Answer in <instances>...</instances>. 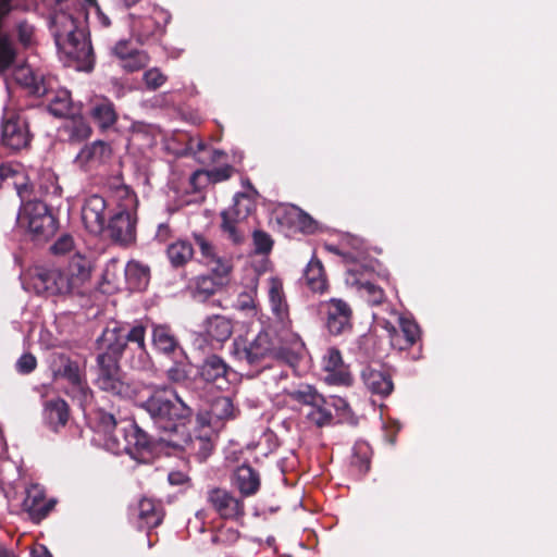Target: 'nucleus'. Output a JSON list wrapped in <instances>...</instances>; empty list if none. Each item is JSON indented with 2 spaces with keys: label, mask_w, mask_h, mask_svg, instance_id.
<instances>
[{
  "label": "nucleus",
  "mask_w": 557,
  "mask_h": 557,
  "mask_svg": "<svg viewBox=\"0 0 557 557\" xmlns=\"http://www.w3.org/2000/svg\"><path fill=\"white\" fill-rule=\"evenodd\" d=\"M300 348L288 342H282L278 332L270 330L268 325L252 341L244 337L235 338L231 347V355L240 363L256 367L268 359L289 361V354Z\"/></svg>",
  "instance_id": "3"
},
{
  "label": "nucleus",
  "mask_w": 557,
  "mask_h": 557,
  "mask_svg": "<svg viewBox=\"0 0 557 557\" xmlns=\"http://www.w3.org/2000/svg\"><path fill=\"white\" fill-rule=\"evenodd\" d=\"M326 400H327V407L332 406L335 408L336 411L344 413L348 409L347 401L342 397L330 396L329 398H326Z\"/></svg>",
  "instance_id": "56"
},
{
  "label": "nucleus",
  "mask_w": 557,
  "mask_h": 557,
  "mask_svg": "<svg viewBox=\"0 0 557 557\" xmlns=\"http://www.w3.org/2000/svg\"><path fill=\"white\" fill-rule=\"evenodd\" d=\"M1 133L3 144L11 149H22L29 143L26 121L14 108L3 109Z\"/></svg>",
  "instance_id": "13"
},
{
  "label": "nucleus",
  "mask_w": 557,
  "mask_h": 557,
  "mask_svg": "<svg viewBox=\"0 0 557 557\" xmlns=\"http://www.w3.org/2000/svg\"><path fill=\"white\" fill-rule=\"evenodd\" d=\"M205 148H206V145L203 144L202 140H200V139H197V140L191 139L190 140L189 149L193 150L195 153L205 150Z\"/></svg>",
  "instance_id": "61"
},
{
  "label": "nucleus",
  "mask_w": 557,
  "mask_h": 557,
  "mask_svg": "<svg viewBox=\"0 0 557 557\" xmlns=\"http://www.w3.org/2000/svg\"><path fill=\"white\" fill-rule=\"evenodd\" d=\"M12 0H0V20L11 10ZM51 10L50 23L57 45L75 60H87L91 46L86 39L83 25L91 14L101 26L110 25L109 17L96 0H41ZM15 58L10 37L0 28V72L8 69Z\"/></svg>",
  "instance_id": "1"
},
{
  "label": "nucleus",
  "mask_w": 557,
  "mask_h": 557,
  "mask_svg": "<svg viewBox=\"0 0 557 557\" xmlns=\"http://www.w3.org/2000/svg\"><path fill=\"white\" fill-rule=\"evenodd\" d=\"M49 110L55 116L74 115L70 91L66 89L58 90L49 100Z\"/></svg>",
  "instance_id": "44"
},
{
  "label": "nucleus",
  "mask_w": 557,
  "mask_h": 557,
  "mask_svg": "<svg viewBox=\"0 0 557 557\" xmlns=\"http://www.w3.org/2000/svg\"><path fill=\"white\" fill-rule=\"evenodd\" d=\"M232 171L228 165L210 171L199 170L190 176V184L195 189H200L207 183H219L230 178Z\"/></svg>",
  "instance_id": "39"
},
{
  "label": "nucleus",
  "mask_w": 557,
  "mask_h": 557,
  "mask_svg": "<svg viewBox=\"0 0 557 557\" xmlns=\"http://www.w3.org/2000/svg\"><path fill=\"white\" fill-rule=\"evenodd\" d=\"M395 317L399 330L389 320H383V327L386 330L391 346L405 350L411 347L420 337V329L418 324L410 318L404 317L396 311H392Z\"/></svg>",
  "instance_id": "15"
},
{
  "label": "nucleus",
  "mask_w": 557,
  "mask_h": 557,
  "mask_svg": "<svg viewBox=\"0 0 557 557\" xmlns=\"http://www.w3.org/2000/svg\"><path fill=\"white\" fill-rule=\"evenodd\" d=\"M361 379L366 387L373 394L386 396L393 391L391 377L380 370L366 367L361 371Z\"/></svg>",
  "instance_id": "29"
},
{
  "label": "nucleus",
  "mask_w": 557,
  "mask_h": 557,
  "mask_svg": "<svg viewBox=\"0 0 557 557\" xmlns=\"http://www.w3.org/2000/svg\"><path fill=\"white\" fill-rule=\"evenodd\" d=\"M199 434L191 436L185 432V426L175 434L168 435L163 441L174 448L185 451L189 456H195L199 461H203L212 451V434L210 428L198 426Z\"/></svg>",
  "instance_id": "9"
},
{
  "label": "nucleus",
  "mask_w": 557,
  "mask_h": 557,
  "mask_svg": "<svg viewBox=\"0 0 557 557\" xmlns=\"http://www.w3.org/2000/svg\"><path fill=\"white\" fill-rule=\"evenodd\" d=\"M69 418V406L62 398L54 397L44 403L42 420L51 431L59 432L61 428L66 425Z\"/></svg>",
  "instance_id": "27"
},
{
  "label": "nucleus",
  "mask_w": 557,
  "mask_h": 557,
  "mask_svg": "<svg viewBox=\"0 0 557 557\" xmlns=\"http://www.w3.org/2000/svg\"><path fill=\"white\" fill-rule=\"evenodd\" d=\"M125 281L132 290H144L150 281V269L137 260H131L124 269Z\"/></svg>",
  "instance_id": "32"
},
{
  "label": "nucleus",
  "mask_w": 557,
  "mask_h": 557,
  "mask_svg": "<svg viewBox=\"0 0 557 557\" xmlns=\"http://www.w3.org/2000/svg\"><path fill=\"white\" fill-rule=\"evenodd\" d=\"M238 306L240 309L243 310H252V311H256V305H255V301L253 299L246 295V296H243L239 300H238Z\"/></svg>",
  "instance_id": "59"
},
{
  "label": "nucleus",
  "mask_w": 557,
  "mask_h": 557,
  "mask_svg": "<svg viewBox=\"0 0 557 557\" xmlns=\"http://www.w3.org/2000/svg\"><path fill=\"white\" fill-rule=\"evenodd\" d=\"M203 333L211 341L223 343L227 341L233 333V323L223 315H212L207 318L202 324Z\"/></svg>",
  "instance_id": "30"
},
{
  "label": "nucleus",
  "mask_w": 557,
  "mask_h": 557,
  "mask_svg": "<svg viewBox=\"0 0 557 557\" xmlns=\"http://www.w3.org/2000/svg\"><path fill=\"white\" fill-rule=\"evenodd\" d=\"M89 113L95 123L101 129H108L112 127L117 120L114 104L107 98L95 100Z\"/></svg>",
  "instance_id": "34"
},
{
  "label": "nucleus",
  "mask_w": 557,
  "mask_h": 557,
  "mask_svg": "<svg viewBox=\"0 0 557 557\" xmlns=\"http://www.w3.org/2000/svg\"><path fill=\"white\" fill-rule=\"evenodd\" d=\"M116 261H111L110 263H108L107 268H106V271H104V278L111 283L113 282L112 277H111V272L112 270H114L116 268Z\"/></svg>",
  "instance_id": "62"
},
{
  "label": "nucleus",
  "mask_w": 557,
  "mask_h": 557,
  "mask_svg": "<svg viewBox=\"0 0 557 557\" xmlns=\"http://www.w3.org/2000/svg\"><path fill=\"white\" fill-rule=\"evenodd\" d=\"M323 370L326 372L324 381L333 385H348L350 374L344 364L342 355L336 348H329L322 359Z\"/></svg>",
  "instance_id": "26"
},
{
  "label": "nucleus",
  "mask_w": 557,
  "mask_h": 557,
  "mask_svg": "<svg viewBox=\"0 0 557 557\" xmlns=\"http://www.w3.org/2000/svg\"><path fill=\"white\" fill-rule=\"evenodd\" d=\"M143 393L140 392L138 399L135 400L160 429L169 432V435L180 432L191 417V408L172 388L153 389L147 399H144Z\"/></svg>",
  "instance_id": "2"
},
{
  "label": "nucleus",
  "mask_w": 557,
  "mask_h": 557,
  "mask_svg": "<svg viewBox=\"0 0 557 557\" xmlns=\"http://www.w3.org/2000/svg\"><path fill=\"white\" fill-rule=\"evenodd\" d=\"M188 481V476L183 471H172L169 473V482L172 485H181Z\"/></svg>",
  "instance_id": "57"
},
{
  "label": "nucleus",
  "mask_w": 557,
  "mask_h": 557,
  "mask_svg": "<svg viewBox=\"0 0 557 557\" xmlns=\"http://www.w3.org/2000/svg\"><path fill=\"white\" fill-rule=\"evenodd\" d=\"M48 180L51 182V185L45 187V194L52 195V196H60L61 187L57 184L54 175L49 173Z\"/></svg>",
  "instance_id": "58"
},
{
  "label": "nucleus",
  "mask_w": 557,
  "mask_h": 557,
  "mask_svg": "<svg viewBox=\"0 0 557 557\" xmlns=\"http://www.w3.org/2000/svg\"><path fill=\"white\" fill-rule=\"evenodd\" d=\"M208 502L224 519H237L244 516V504L225 490L213 488L209 491Z\"/></svg>",
  "instance_id": "24"
},
{
  "label": "nucleus",
  "mask_w": 557,
  "mask_h": 557,
  "mask_svg": "<svg viewBox=\"0 0 557 557\" xmlns=\"http://www.w3.org/2000/svg\"><path fill=\"white\" fill-rule=\"evenodd\" d=\"M24 176L20 171L18 166L11 164L0 165V187L5 185L16 188L17 194L22 197L23 191L26 190L27 186L23 183Z\"/></svg>",
  "instance_id": "42"
},
{
  "label": "nucleus",
  "mask_w": 557,
  "mask_h": 557,
  "mask_svg": "<svg viewBox=\"0 0 557 557\" xmlns=\"http://www.w3.org/2000/svg\"><path fill=\"white\" fill-rule=\"evenodd\" d=\"M357 461L360 462L359 467L362 472H367L369 470V460L368 458L363 459H356L354 462L357 463Z\"/></svg>",
  "instance_id": "63"
},
{
  "label": "nucleus",
  "mask_w": 557,
  "mask_h": 557,
  "mask_svg": "<svg viewBox=\"0 0 557 557\" xmlns=\"http://www.w3.org/2000/svg\"><path fill=\"white\" fill-rule=\"evenodd\" d=\"M120 356L110 350H102L97 357L98 374L96 379L97 386L114 396L129 399H138L139 393L149 389V387L138 383L128 382L121 373L119 367Z\"/></svg>",
  "instance_id": "5"
},
{
  "label": "nucleus",
  "mask_w": 557,
  "mask_h": 557,
  "mask_svg": "<svg viewBox=\"0 0 557 557\" xmlns=\"http://www.w3.org/2000/svg\"><path fill=\"white\" fill-rule=\"evenodd\" d=\"M218 278L219 281H215L213 277L210 276L197 277L194 292L195 297L199 298L200 300H205L209 296L213 295L216 292V289L224 283V278Z\"/></svg>",
  "instance_id": "46"
},
{
  "label": "nucleus",
  "mask_w": 557,
  "mask_h": 557,
  "mask_svg": "<svg viewBox=\"0 0 557 557\" xmlns=\"http://www.w3.org/2000/svg\"><path fill=\"white\" fill-rule=\"evenodd\" d=\"M307 286L315 293H323L327 287L324 269L320 260L312 258L305 270Z\"/></svg>",
  "instance_id": "40"
},
{
  "label": "nucleus",
  "mask_w": 557,
  "mask_h": 557,
  "mask_svg": "<svg viewBox=\"0 0 557 557\" xmlns=\"http://www.w3.org/2000/svg\"><path fill=\"white\" fill-rule=\"evenodd\" d=\"M112 53L126 72L139 71L146 67L150 61L146 51L131 48L127 40L117 41L112 48Z\"/></svg>",
  "instance_id": "25"
},
{
  "label": "nucleus",
  "mask_w": 557,
  "mask_h": 557,
  "mask_svg": "<svg viewBox=\"0 0 557 557\" xmlns=\"http://www.w3.org/2000/svg\"><path fill=\"white\" fill-rule=\"evenodd\" d=\"M145 327L140 324L126 331L114 324L108 326L98 339L100 350H110L112 354L121 356L126 348L127 343L135 345L134 348L145 346Z\"/></svg>",
  "instance_id": "10"
},
{
  "label": "nucleus",
  "mask_w": 557,
  "mask_h": 557,
  "mask_svg": "<svg viewBox=\"0 0 557 557\" xmlns=\"http://www.w3.org/2000/svg\"><path fill=\"white\" fill-rule=\"evenodd\" d=\"M169 18L168 12L163 9L157 5H148L141 12L129 14L131 35L139 44H144L161 35Z\"/></svg>",
  "instance_id": "7"
},
{
  "label": "nucleus",
  "mask_w": 557,
  "mask_h": 557,
  "mask_svg": "<svg viewBox=\"0 0 557 557\" xmlns=\"http://www.w3.org/2000/svg\"><path fill=\"white\" fill-rule=\"evenodd\" d=\"M101 423L104 431V447L115 455L127 454L138 461H147L150 456L148 435L132 422L121 425L112 414H103Z\"/></svg>",
  "instance_id": "4"
},
{
  "label": "nucleus",
  "mask_w": 557,
  "mask_h": 557,
  "mask_svg": "<svg viewBox=\"0 0 557 557\" xmlns=\"http://www.w3.org/2000/svg\"><path fill=\"white\" fill-rule=\"evenodd\" d=\"M91 275V262L82 255H75L65 271H62L67 294H82Z\"/></svg>",
  "instance_id": "19"
},
{
  "label": "nucleus",
  "mask_w": 557,
  "mask_h": 557,
  "mask_svg": "<svg viewBox=\"0 0 557 557\" xmlns=\"http://www.w3.org/2000/svg\"><path fill=\"white\" fill-rule=\"evenodd\" d=\"M253 244L255 250L259 253H267L272 248V239L270 236L261 231H256L253 233Z\"/></svg>",
  "instance_id": "51"
},
{
  "label": "nucleus",
  "mask_w": 557,
  "mask_h": 557,
  "mask_svg": "<svg viewBox=\"0 0 557 557\" xmlns=\"http://www.w3.org/2000/svg\"><path fill=\"white\" fill-rule=\"evenodd\" d=\"M111 147L96 140L84 146L74 159V164L84 172H92L104 165L111 158Z\"/></svg>",
  "instance_id": "20"
},
{
  "label": "nucleus",
  "mask_w": 557,
  "mask_h": 557,
  "mask_svg": "<svg viewBox=\"0 0 557 557\" xmlns=\"http://www.w3.org/2000/svg\"><path fill=\"white\" fill-rule=\"evenodd\" d=\"M17 37H18L20 42L23 46H25V47L30 46L34 42V37H35L34 27L26 22L20 23L17 25Z\"/></svg>",
  "instance_id": "52"
},
{
  "label": "nucleus",
  "mask_w": 557,
  "mask_h": 557,
  "mask_svg": "<svg viewBox=\"0 0 557 557\" xmlns=\"http://www.w3.org/2000/svg\"><path fill=\"white\" fill-rule=\"evenodd\" d=\"M37 366L36 358L30 354H24L16 362V370L20 373L27 374L35 370Z\"/></svg>",
  "instance_id": "53"
},
{
  "label": "nucleus",
  "mask_w": 557,
  "mask_h": 557,
  "mask_svg": "<svg viewBox=\"0 0 557 557\" xmlns=\"http://www.w3.org/2000/svg\"><path fill=\"white\" fill-rule=\"evenodd\" d=\"M170 262L174 267H181L187 263L194 256V248L186 240H176L172 243L166 250Z\"/></svg>",
  "instance_id": "43"
},
{
  "label": "nucleus",
  "mask_w": 557,
  "mask_h": 557,
  "mask_svg": "<svg viewBox=\"0 0 557 557\" xmlns=\"http://www.w3.org/2000/svg\"><path fill=\"white\" fill-rule=\"evenodd\" d=\"M238 409L234 406L232 399L226 396L215 398L210 406V410L197 414V426L210 428L213 432L219 430L225 421L237 417Z\"/></svg>",
  "instance_id": "16"
},
{
  "label": "nucleus",
  "mask_w": 557,
  "mask_h": 557,
  "mask_svg": "<svg viewBox=\"0 0 557 557\" xmlns=\"http://www.w3.org/2000/svg\"><path fill=\"white\" fill-rule=\"evenodd\" d=\"M107 208V201L102 196L91 195L84 200L82 222L89 233L99 235L104 232L109 221Z\"/></svg>",
  "instance_id": "17"
},
{
  "label": "nucleus",
  "mask_w": 557,
  "mask_h": 557,
  "mask_svg": "<svg viewBox=\"0 0 557 557\" xmlns=\"http://www.w3.org/2000/svg\"><path fill=\"white\" fill-rule=\"evenodd\" d=\"M271 382H267L270 394H286L292 399L307 405L318 406L323 401V396L317 392L311 385H300L298 388H290L287 384L288 374L280 367H272Z\"/></svg>",
  "instance_id": "11"
},
{
  "label": "nucleus",
  "mask_w": 557,
  "mask_h": 557,
  "mask_svg": "<svg viewBox=\"0 0 557 557\" xmlns=\"http://www.w3.org/2000/svg\"><path fill=\"white\" fill-rule=\"evenodd\" d=\"M32 557H52L50 552L44 545H37L32 550Z\"/></svg>",
  "instance_id": "60"
},
{
  "label": "nucleus",
  "mask_w": 557,
  "mask_h": 557,
  "mask_svg": "<svg viewBox=\"0 0 557 557\" xmlns=\"http://www.w3.org/2000/svg\"><path fill=\"white\" fill-rule=\"evenodd\" d=\"M169 380L182 382L187 377V370L184 363H175L166 371Z\"/></svg>",
  "instance_id": "54"
},
{
  "label": "nucleus",
  "mask_w": 557,
  "mask_h": 557,
  "mask_svg": "<svg viewBox=\"0 0 557 557\" xmlns=\"http://www.w3.org/2000/svg\"><path fill=\"white\" fill-rule=\"evenodd\" d=\"M114 198L116 208L114 211L137 213V197L129 187L122 185L115 189Z\"/></svg>",
  "instance_id": "45"
},
{
  "label": "nucleus",
  "mask_w": 557,
  "mask_h": 557,
  "mask_svg": "<svg viewBox=\"0 0 557 557\" xmlns=\"http://www.w3.org/2000/svg\"><path fill=\"white\" fill-rule=\"evenodd\" d=\"M72 247L73 238L69 235H65L57 240V243L52 246V249L55 253H65L70 251Z\"/></svg>",
  "instance_id": "55"
},
{
  "label": "nucleus",
  "mask_w": 557,
  "mask_h": 557,
  "mask_svg": "<svg viewBox=\"0 0 557 557\" xmlns=\"http://www.w3.org/2000/svg\"><path fill=\"white\" fill-rule=\"evenodd\" d=\"M138 519L139 528L152 529L161 523L163 512L152 499L143 498L138 504Z\"/></svg>",
  "instance_id": "36"
},
{
  "label": "nucleus",
  "mask_w": 557,
  "mask_h": 557,
  "mask_svg": "<svg viewBox=\"0 0 557 557\" xmlns=\"http://www.w3.org/2000/svg\"><path fill=\"white\" fill-rule=\"evenodd\" d=\"M152 344L157 350L170 355L180 349L178 341L170 326L165 324H154L152 327Z\"/></svg>",
  "instance_id": "35"
},
{
  "label": "nucleus",
  "mask_w": 557,
  "mask_h": 557,
  "mask_svg": "<svg viewBox=\"0 0 557 557\" xmlns=\"http://www.w3.org/2000/svg\"><path fill=\"white\" fill-rule=\"evenodd\" d=\"M137 213L114 211L109 218L106 230L109 237L120 244L129 245L136 238Z\"/></svg>",
  "instance_id": "18"
},
{
  "label": "nucleus",
  "mask_w": 557,
  "mask_h": 557,
  "mask_svg": "<svg viewBox=\"0 0 557 557\" xmlns=\"http://www.w3.org/2000/svg\"><path fill=\"white\" fill-rule=\"evenodd\" d=\"M60 374L64 376L72 384V393L79 395L82 401H88L91 398V391L86 385L83 376L79 373L78 366L69 359H63V369Z\"/></svg>",
  "instance_id": "33"
},
{
  "label": "nucleus",
  "mask_w": 557,
  "mask_h": 557,
  "mask_svg": "<svg viewBox=\"0 0 557 557\" xmlns=\"http://www.w3.org/2000/svg\"><path fill=\"white\" fill-rule=\"evenodd\" d=\"M65 129L70 139L82 141L87 139L91 134L89 124L83 117H73L65 124Z\"/></svg>",
  "instance_id": "47"
},
{
  "label": "nucleus",
  "mask_w": 557,
  "mask_h": 557,
  "mask_svg": "<svg viewBox=\"0 0 557 557\" xmlns=\"http://www.w3.org/2000/svg\"><path fill=\"white\" fill-rule=\"evenodd\" d=\"M307 418L317 426L330 424L332 421V413L327 408L326 398L323 397V401L318 406H310V410L307 412Z\"/></svg>",
  "instance_id": "48"
},
{
  "label": "nucleus",
  "mask_w": 557,
  "mask_h": 557,
  "mask_svg": "<svg viewBox=\"0 0 557 557\" xmlns=\"http://www.w3.org/2000/svg\"><path fill=\"white\" fill-rule=\"evenodd\" d=\"M0 557H16V555L5 547H0Z\"/></svg>",
  "instance_id": "64"
},
{
  "label": "nucleus",
  "mask_w": 557,
  "mask_h": 557,
  "mask_svg": "<svg viewBox=\"0 0 557 557\" xmlns=\"http://www.w3.org/2000/svg\"><path fill=\"white\" fill-rule=\"evenodd\" d=\"M22 222L27 224L29 232L48 237L57 228L55 219L42 201H28L21 212Z\"/></svg>",
  "instance_id": "14"
},
{
  "label": "nucleus",
  "mask_w": 557,
  "mask_h": 557,
  "mask_svg": "<svg viewBox=\"0 0 557 557\" xmlns=\"http://www.w3.org/2000/svg\"><path fill=\"white\" fill-rule=\"evenodd\" d=\"M23 287L37 295H67L62 271L57 269L37 267L28 270L23 276Z\"/></svg>",
  "instance_id": "8"
},
{
  "label": "nucleus",
  "mask_w": 557,
  "mask_h": 557,
  "mask_svg": "<svg viewBox=\"0 0 557 557\" xmlns=\"http://www.w3.org/2000/svg\"><path fill=\"white\" fill-rule=\"evenodd\" d=\"M327 330L335 335L350 329L352 311L349 305L339 298H332L323 305Z\"/></svg>",
  "instance_id": "21"
},
{
  "label": "nucleus",
  "mask_w": 557,
  "mask_h": 557,
  "mask_svg": "<svg viewBox=\"0 0 557 557\" xmlns=\"http://www.w3.org/2000/svg\"><path fill=\"white\" fill-rule=\"evenodd\" d=\"M194 239L200 250L199 261L207 265L216 277H227L232 270L231 262L218 256L214 246L205 236L195 234Z\"/></svg>",
  "instance_id": "23"
},
{
  "label": "nucleus",
  "mask_w": 557,
  "mask_h": 557,
  "mask_svg": "<svg viewBox=\"0 0 557 557\" xmlns=\"http://www.w3.org/2000/svg\"><path fill=\"white\" fill-rule=\"evenodd\" d=\"M13 77L18 85L36 96H44L47 92L42 74L35 72L29 65H22L15 69Z\"/></svg>",
  "instance_id": "28"
},
{
  "label": "nucleus",
  "mask_w": 557,
  "mask_h": 557,
  "mask_svg": "<svg viewBox=\"0 0 557 557\" xmlns=\"http://www.w3.org/2000/svg\"><path fill=\"white\" fill-rule=\"evenodd\" d=\"M267 296L271 310L270 330L278 332L282 342H288L295 347H302L299 336L292 330L289 307L283 287V282L276 276L267 280Z\"/></svg>",
  "instance_id": "6"
},
{
  "label": "nucleus",
  "mask_w": 557,
  "mask_h": 557,
  "mask_svg": "<svg viewBox=\"0 0 557 557\" xmlns=\"http://www.w3.org/2000/svg\"><path fill=\"white\" fill-rule=\"evenodd\" d=\"M228 367L222 358L212 355L208 357L199 368V375L206 382L223 381L227 375Z\"/></svg>",
  "instance_id": "37"
},
{
  "label": "nucleus",
  "mask_w": 557,
  "mask_h": 557,
  "mask_svg": "<svg viewBox=\"0 0 557 557\" xmlns=\"http://www.w3.org/2000/svg\"><path fill=\"white\" fill-rule=\"evenodd\" d=\"M134 356L131 359V367L137 370H147L151 366V359L146 347L134 348Z\"/></svg>",
  "instance_id": "49"
},
{
  "label": "nucleus",
  "mask_w": 557,
  "mask_h": 557,
  "mask_svg": "<svg viewBox=\"0 0 557 557\" xmlns=\"http://www.w3.org/2000/svg\"><path fill=\"white\" fill-rule=\"evenodd\" d=\"M285 216L287 222L301 233L312 234L317 230V222L298 207H289Z\"/></svg>",
  "instance_id": "41"
},
{
  "label": "nucleus",
  "mask_w": 557,
  "mask_h": 557,
  "mask_svg": "<svg viewBox=\"0 0 557 557\" xmlns=\"http://www.w3.org/2000/svg\"><path fill=\"white\" fill-rule=\"evenodd\" d=\"M367 273L368 269L366 267H362V271H360L357 264L349 265L347 268L346 283L351 287H356L361 297L366 298L369 304L380 305L384 300V292L381 287L363 280Z\"/></svg>",
  "instance_id": "22"
},
{
  "label": "nucleus",
  "mask_w": 557,
  "mask_h": 557,
  "mask_svg": "<svg viewBox=\"0 0 557 557\" xmlns=\"http://www.w3.org/2000/svg\"><path fill=\"white\" fill-rule=\"evenodd\" d=\"M23 506L33 519L36 520L45 518L52 508V504H47L45 502L44 491L38 485H33L27 488Z\"/></svg>",
  "instance_id": "31"
},
{
  "label": "nucleus",
  "mask_w": 557,
  "mask_h": 557,
  "mask_svg": "<svg viewBox=\"0 0 557 557\" xmlns=\"http://www.w3.org/2000/svg\"><path fill=\"white\" fill-rule=\"evenodd\" d=\"M252 210V201L245 194H237L234 197V205L221 213L222 231L234 244H239L244 238L242 222Z\"/></svg>",
  "instance_id": "12"
},
{
  "label": "nucleus",
  "mask_w": 557,
  "mask_h": 557,
  "mask_svg": "<svg viewBox=\"0 0 557 557\" xmlns=\"http://www.w3.org/2000/svg\"><path fill=\"white\" fill-rule=\"evenodd\" d=\"M235 485L243 495H252L259 490V475L251 467L242 466L235 472Z\"/></svg>",
  "instance_id": "38"
},
{
  "label": "nucleus",
  "mask_w": 557,
  "mask_h": 557,
  "mask_svg": "<svg viewBox=\"0 0 557 557\" xmlns=\"http://www.w3.org/2000/svg\"><path fill=\"white\" fill-rule=\"evenodd\" d=\"M165 76L160 72L159 69L152 67L145 72L144 82L149 89H157L165 83Z\"/></svg>",
  "instance_id": "50"
}]
</instances>
